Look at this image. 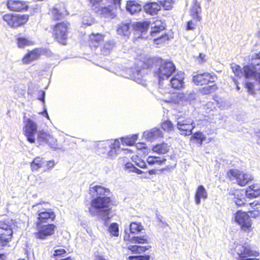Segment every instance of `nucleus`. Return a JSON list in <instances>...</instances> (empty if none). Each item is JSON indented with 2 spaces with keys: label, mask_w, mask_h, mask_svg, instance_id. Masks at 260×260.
Returning a JSON list of instances; mask_svg holds the SVG:
<instances>
[{
  "label": "nucleus",
  "mask_w": 260,
  "mask_h": 260,
  "mask_svg": "<svg viewBox=\"0 0 260 260\" xmlns=\"http://www.w3.org/2000/svg\"><path fill=\"white\" fill-rule=\"evenodd\" d=\"M89 193L96 197L91 200L88 211L92 216L96 215L108 217L112 212L113 206H116L117 204L111 197L106 196V193H109V189L101 185H96L89 188Z\"/></svg>",
  "instance_id": "obj_1"
},
{
  "label": "nucleus",
  "mask_w": 260,
  "mask_h": 260,
  "mask_svg": "<svg viewBox=\"0 0 260 260\" xmlns=\"http://www.w3.org/2000/svg\"><path fill=\"white\" fill-rule=\"evenodd\" d=\"M23 134L30 143L36 142L35 135L37 134V140L39 145L51 144L53 142V138L49 134L40 131L38 132L37 124L29 118H26V113H23Z\"/></svg>",
  "instance_id": "obj_2"
},
{
  "label": "nucleus",
  "mask_w": 260,
  "mask_h": 260,
  "mask_svg": "<svg viewBox=\"0 0 260 260\" xmlns=\"http://www.w3.org/2000/svg\"><path fill=\"white\" fill-rule=\"evenodd\" d=\"M253 209L248 212L238 210L234 215V221L240 226L241 230L245 233H250L253 230L252 222L250 215L255 217L260 216V200L254 201L249 204Z\"/></svg>",
  "instance_id": "obj_3"
},
{
  "label": "nucleus",
  "mask_w": 260,
  "mask_h": 260,
  "mask_svg": "<svg viewBox=\"0 0 260 260\" xmlns=\"http://www.w3.org/2000/svg\"><path fill=\"white\" fill-rule=\"evenodd\" d=\"M153 23L154 25L151 27L149 35L153 39V44L157 47H160L172 39L174 34L172 31H168L158 36L161 32L166 29L167 25L160 19H157Z\"/></svg>",
  "instance_id": "obj_4"
},
{
  "label": "nucleus",
  "mask_w": 260,
  "mask_h": 260,
  "mask_svg": "<svg viewBox=\"0 0 260 260\" xmlns=\"http://www.w3.org/2000/svg\"><path fill=\"white\" fill-rule=\"evenodd\" d=\"M16 226L15 220L8 216L0 221V250L9 245L13 238V229Z\"/></svg>",
  "instance_id": "obj_5"
},
{
  "label": "nucleus",
  "mask_w": 260,
  "mask_h": 260,
  "mask_svg": "<svg viewBox=\"0 0 260 260\" xmlns=\"http://www.w3.org/2000/svg\"><path fill=\"white\" fill-rule=\"evenodd\" d=\"M70 23L68 21L57 22L51 26V32L53 39L63 45H66L69 39Z\"/></svg>",
  "instance_id": "obj_6"
},
{
  "label": "nucleus",
  "mask_w": 260,
  "mask_h": 260,
  "mask_svg": "<svg viewBox=\"0 0 260 260\" xmlns=\"http://www.w3.org/2000/svg\"><path fill=\"white\" fill-rule=\"evenodd\" d=\"M231 254L238 256L237 260H260L256 258L259 255V251L253 250L246 242L237 244L231 249Z\"/></svg>",
  "instance_id": "obj_7"
},
{
  "label": "nucleus",
  "mask_w": 260,
  "mask_h": 260,
  "mask_svg": "<svg viewBox=\"0 0 260 260\" xmlns=\"http://www.w3.org/2000/svg\"><path fill=\"white\" fill-rule=\"evenodd\" d=\"M226 178L231 181L235 180L236 184L241 187L246 186L254 180V177L251 174L238 169L228 170Z\"/></svg>",
  "instance_id": "obj_8"
},
{
  "label": "nucleus",
  "mask_w": 260,
  "mask_h": 260,
  "mask_svg": "<svg viewBox=\"0 0 260 260\" xmlns=\"http://www.w3.org/2000/svg\"><path fill=\"white\" fill-rule=\"evenodd\" d=\"M158 68L154 72V76L159 83L168 79L176 71V66L172 61H164L158 64Z\"/></svg>",
  "instance_id": "obj_9"
},
{
  "label": "nucleus",
  "mask_w": 260,
  "mask_h": 260,
  "mask_svg": "<svg viewBox=\"0 0 260 260\" xmlns=\"http://www.w3.org/2000/svg\"><path fill=\"white\" fill-rule=\"evenodd\" d=\"M29 17L28 14L7 13L3 16V19L8 26L15 29L25 25L29 20Z\"/></svg>",
  "instance_id": "obj_10"
},
{
  "label": "nucleus",
  "mask_w": 260,
  "mask_h": 260,
  "mask_svg": "<svg viewBox=\"0 0 260 260\" xmlns=\"http://www.w3.org/2000/svg\"><path fill=\"white\" fill-rule=\"evenodd\" d=\"M35 225L37 231L34 235L36 239L40 240H45L53 235L57 228L53 223L36 224Z\"/></svg>",
  "instance_id": "obj_11"
},
{
  "label": "nucleus",
  "mask_w": 260,
  "mask_h": 260,
  "mask_svg": "<svg viewBox=\"0 0 260 260\" xmlns=\"http://www.w3.org/2000/svg\"><path fill=\"white\" fill-rule=\"evenodd\" d=\"M217 79V76L214 73L198 72L192 76L191 80L194 85L202 86L213 83Z\"/></svg>",
  "instance_id": "obj_12"
},
{
  "label": "nucleus",
  "mask_w": 260,
  "mask_h": 260,
  "mask_svg": "<svg viewBox=\"0 0 260 260\" xmlns=\"http://www.w3.org/2000/svg\"><path fill=\"white\" fill-rule=\"evenodd\" d=\"M37 221L35 224H42L53 221L56 218L55 213L51 209L39 208L37 212Z\"/></svg>",
  "instance_id": "obj_13"
},
{
  "label": "nucleus",
  "mask_w": 260,
  "mask_h": 260,
  "mask_svg": "<svg viewBox=\"0 0 260 260\" xmlns=\"http://www.w3.org/2000/svg\"><path fill=\"white\" fill-rule=\"evenodd\" d=\"M6 6L10 11L16 12H26L29 9L28 3L22 0H7Z\"/></svg>",
  "instance_id": "obj_14"
},
{
  "label": "nucleus",
  "mask_w": 260,
  "mask_h": 260,
  "mask_svg": "<svg viewBox=\"0 0 260 260\" xmlns=\"http://www.w3.org/2000/svg\"><path fill=\"white\" fill-rule=\"evenodd\" d=\"M177 128L181 135L189 136L194 128V122L190 118L180 119L177 123Z\"/></svg>",
  "instance_id": "obj_15"
},
{
  "label": "nucleus",
  "mask_w": 260,
  "mask_h": 260,
  "mask_svg": "<svg viewBox=\"0 0 260 260\" xmlns=\"http://www.w3.org/2000/svg\"><path fill=\"white\" fill-rule=\"evenodd\" d=\"M47 52V49L40 48H36L31 50H29L23 56L22 61L23 64H28L32 61L37 60L41 55L44 54Z\"/></svg>",
  "instance_id": "obj_16"
},
{
  "label": "nucleus",
  "mask_w": 260,
  "mask_h": 260,
  "mask_svg": "<svg viewBox=\"0 0 260 260\" xmlns=\"http://www.w3.org/2000/svg\"><path fill=\"white\" fill-rule=\"evenodd\" d=\"M162 61L160 57H150L146 56H141L139 58V63L143 69H148L158 65Z\"/></svg>",
  "instance_id": "obj_17"
},
{
  "label": "nucleus",
  "mask_w": 260,
  "mask_h": 260,
  "mask_svg": "<svg viewBox=\"0 0 260 260\" xmlns=\"http://www.w3.org/2000/svg\"><path fill=\"white\" fill-rule=\"evenodd\" d=\"M151 22L150 21H139L132 23V27L135 32L140 33L139 38H144L143 35L146 34L150 27Z\"/></svg>",
  "instance_id": "obj_18"
},
{
  "label": "nucleus",
  "mask_w": 260,
  "mask_h": 260,
  "mask_svg": "<svg viewBox=\"0 0 260 260\" xmlns=\"http://www.w3.org/2000/svg\"><path fill=\"white\" fill-rule=\"evenodd\" d=\"M184 74L182 72H178L175 74L170 80L171 87L174 89H181L184 87Z\"/></svg>",
  "instance_id": "obj_19"
},
{
  "label": "nucleus",
  "mask_w": 260,
  "mask_h": 260,
  "mask_svg": "<svg viewBox=\"0 0 260 260\" xmlns=\"http://www.w3.org/2000/svg\"><path fill=\"white\" fill-rule=\"evenodd\" d=\"M105 35L99 33H91L88 36L87 44L90 48L95 50L103 42Z\"/></svg>",
  "instance_id": "obj_20"
},
{
  "label": "nucleus",
  "mask_w": 260,
  "mask_h": 260,
  "mask_svg": "<svg viewBox=\"0 0 260 260\" xmlns=\"http://www.w3.org/2000/svg\"><path fill=\"white\" fill-rule=\"evenodd\" d=\"M245 196L248 199H254L260 196V185L258 183H253L245 189Z\"/></svg>",
  "instance_id": "obj_21"
},
{
  "label": "nucleus",
  "mask_w": 260,
  "mask_h": 260,
  "mask_svg": "<svg viewBox=\"0 0 260 260\" xmlns=\"http://www.w3.org/2000/svg\"><path fill=\"white\" fill-rule=\"evenodd\" d=\"M143 9L146 14L152 16L157 15L160 11L158 1L145 3L143 6Z\"/></svg>",
  "instance_id": "obj_22"
},
{
  "label": "nucleus",
  "mask_w": 260,
  "mask_h": 260,
  "mask_svg": "<svg viewBox=\"0 0 260 260\" xmlns=\"http://www.w3.org/2000/svg\"><path fill=\"white\" fill-rule=\"evenodd\" d=\"M50 18L53 21H57L62 19L67 13L64 14L63 10L61 8L56 7L50 8L47 12Z\"/></svg>",
  "instance_id": "obj_23"
},
{
  "label": "nucleus",
  "mask_w": 260,
  "mask_h": 260,
  "mask_svg": "<svg viewBox=\"0 0 260 260\" xmlns=\"http://www.w3.org/2000/svg\"><path fill=\"white\" fill-rule=\"evenodd\" d=\"M125 9L131 14H135L142 10V6L135 0H128L126 2Z\"/></svg>",
  "instance_id": "obj_24"
},
{
  "label": "nucleus",
  "mask_w": 260,
  "mask_h": 260,
  "mask_svg": "<svg viewBox=\"0 0 260 260\" xmlns=\"http://www.w3.org/2000/svg\"><path fill=\"white\" fill-rule=\"evenodd\" d=\"M208 193L202 185L198 186L194 194V201L196 204L199 205L201 203V200H205L207 198Z\"/></svg>",
  "instance_id": "obj_25"
},
{
  "label": "nucleus",
  "mask_w": 260,
  "mask_h": 260,
  "mask_svg": "<svg viewBox=\"0 0 260 260\" xmlns=\"http://www.w3.org/2000/svg\"><path fill=\"white\" fill-rule=\"evenodd\" d=\"M132 23L131 22L127 23H121L117 29V34L122 37H129L131 34V27Z\"/></svg>",
  "instance_id": "obj_26"
},
{
  "label": "nucleus",
  "mask_w": 260,
  "mask_h": 260,
  "mask_svg": "<svg viewBox=\"0 0 260 260\" xmlns=\"http://www.w3.org/2000/svg\"><path fill=\"white\" fill-rule=\"evenodd\" d=\"M45 164V160L44 158L37 156L30 163V168L32 172H35L43 168Z\"/></svg>",
  "instance_id": "obj_27"
},
{
  "label": "nucleus",
  "mask_w": 260,
  "mask_h": 260,
  "mask_svg": "<svg viewBox=\"0 0 260 260\" xmlns=\"http://www.w3.org/2000/svg\"><path fill=\"white\" fill-rule=\"evenodd\" d=\"M201 12L200 4L198 0H193V5L191 9L190 14L192 18L196 19V21H201V17L200 13Z\"/></svg>",
  "instance_id": "obj_28"
},
{
  "label": "nucleus",
  "mask_w": 260,
  "mask_h": 260,
  "mask_svg": "<svg viewBox=\"0 0 260 260\" xmlns=\"http://www.w3.org/2000/svg\"><path fill=\"white\" fill-rule=\"evenodd\" d=\"M16 44L19 48H24L27 46H30L35 45L34 41L25 37H18L16 39Z\"/></svg>",
  "instance_id": "obj_29"
},
{
  "label": "nucleus",
  "mask_w": 260,
  "mask_h": 260,
  "mask_svg": "<svg viewBox=\"0 0 260 260\" xmlns=\"http://www.w3.org/2000/svg\"><path fill=\"white\" fill-rule=\"evenodd\" d=\"M152 150L154 152L157 154H164L169 151L170 147L167 143H161L153 146Z\"/></svg>",
  "instance_id": "obj_30"
},
{
  "label": "nucleus",
  "mask_w": 260,
  "mask_h": 260,
  "mask_svg": "<svg viewBox=\"0 0 260 260\" xmlns=\"http://www.w3.org/2000/svg\"><path fill=\"white\" fill-rule=\"evenodd\" d=\"M246 198L241 191H239L234 193L233 201L238 207H242L246 205Z\"/></svg>",
  "instance_id": "obj_31"
},
{
  "label": "nucleus",
  "mask_w": 260,
  "mask_h": 260,
  "mask_svg": "<svg viewBox=\"0 0 260 260\" xmlns=\"http://www.w3.org/2000/svg\"><path fill=\"white\" fill-rule=\"evenodd\" d=\"M212 84L211 85L201 88L200 92L203 95H209L215 92L218 89V85L214 83Z\"/></svg>",
  "instance_id": "obj_32"
},
{
  "label": "nucleus",
  "mask_w": 260,
  "mask_h": 260,
  "mask_svg": "<svg viewBox=\"0 0 260 260\" xmlns=\"http://www.w3.org/2000/svg\"><path fill=\"white\" fill-rule=\"evenodd\" d=\"M146 138L149 140H153L159 137H162L161 131L158 128H153L146 134Z\"/></svg>",
  "instance_id": "obj_33"
},
{
  "label": "nucleus",
  "mask_w": 260,
  "mask_h": 260,
  "mask_svg": "<svg viewBox=\"0 0 260 260\" xmlns=\"http://www.w3.org/2000/svg\"><path fill=\"white\" fill-rule=\"evenodd\" d=\"M132 78L139 84L144 86L147 85L146 80L143 78V76L139 70H137L133 73Z\"/></svg>",
  "instance_id": "obj_34"
},
{
  "label": "nucleus",
  "mask_w": 260,
  "mask_h": 260,
  "mask_svg": "<svg viewBox=\"0 0 260 260\" xmlns=\"http://www.w3.org/2000/svg\"><path fill=\"white\" fill-rule=\"evenodd\" d=\"M138 139L137 135H133L130 137H126L121 138V141L123 145L127 146L134 145Z\"/></svg>",
  "instance_id": "obj_35"
},
{
  "label": "nucleus",
  "mask_w": 260,
  "mask_h": 260,
  "mask_svg": "<svg viewBox=\"0 0 260 260\" xmlns=\"http://www.w3.org/2000/svg\"><path fill=\"white\" fill-rule=\"evenodd\" d=\"M143 230V226L140 222H132L129 225V230L131 233L138 234Z\"/></svg>",
  "instance_id": "obj_36"
},
{
  "label": "nucleus",
  "mask_w": 260,
  "mask_h": 260,
  "mask_svg": "<svg viewBox=\"0 0 260 260\" xmlns=\"http://www.w3.org/2000/svg\"><path fill=\"white\" fill-rule=\"evenodd\" d=\"M158 2L160 10L162 9L165 10H169L173 8V2L172 0H158Z\"/></svg>",
  "instance_id": "obj_37"
},
{
  "label": "nucleus",
  "mask_w": 260,
  "mask_h": 260,
  "mask_svg": "<svg viewBox=\"0 0 260 260\" xmlns=\"http://www.w3.org/2000/svg\"><path fill=\"white\" fill-rule=\"evenodd\" d=\"M160 127L164 131L168 132H170L174 130V125L169 120H166L162 121L160 124Z\"/></svg>",
  "instance_id": "obj_38"
},
{
  "label": "nucleus",
  "mask_w": 260,
  "mask_h": 260,
  "mask_svg": "<svg viewBox=\"0 0 260 260\" xmlns=\"http://www.w3.org/2000/svg\"><path fill=\"white\" fill-rule=\"evenodd\" d=\"M148 242L146 236H134L132 237V243L134 244H146Z\"/></svg>",
  "instance_id": "obj_39"
},
{
  "label": "nucleus",
  "mask_w": 260,
  "mask_h": 260,
  "mask_svg": "<svg viewBox=\"0 0 260 260\" xmlns=\"http://www.w3.org/2000/svg\"><path fill=\"white\" fill-rule=\"evenodd\" d=\"M108 231L112 236L118 237L119 236V228L117 223H112L109 227Z\"/></svg>",
  "instance_id": "obj_40"
},
{
  "label": "nucleus",
  "mask_w": 260,
  "mask_h": 260,
  "mask_svg": "<svg viewBox=\"0 0 260 260\" xmlns=\"http://www.w3.org/2000/svg\"><path fill=\"white\" fill-rule=\"evenodd\" d=\"M191 139L196 140L201 145L203 142L206 140V137L202 132H197L193 134Z\"/></svg>",
  "instance_id": "obj_41"
},
{
  "label": "nucleus",
  "mask_w": 260,
  "mask_h": 260,
  "mask_svg": "<svg viewBox=\"0 0 260 260\" xmlns=\"http://www.w3.org/2000/svg\"><path fill=\"white\" fill-rule=\"evenodd\" d=\"M67 254V251L63 248H59L54 250L52 255L54 258H59L64 257Z\"/></svg>",
  "instance_id": "obj_42"
},
{
  "label": "nucleus",
  "mask_w": 260,
  "mask_h": 260,
  "mask_svg": "<svg viewBox=\"0 0 260 260\" xmlns=\"http://www.w3.org/2000/svg\"><path fill=\"white\" fill-rule=\"evenodd\" d=\"M244 75L246 78H250L255 76V72H254L249 67L245 66L243 69Z\"/></svg>",
  "instance_id": "obj_43"
},
{
  "label": "nucleus",
  "mask_w": 260,
  "mask_h": 260,
  "mask_svg": "<svg viewBox=\"0 0 260 260\" xmlns=\"http://www.w3.org/2000/svg\"><path fill=\"white\" fill-rule=\"evenodd\" d=\"M127 259V260H150V256L149 255L129 256Z\"/></svg>",
  "instance_id": "obj_44"
},
{
  "label": "nucleus",
  "mask_w": 260,
  "mask_h": 260,
  "mask_svg": "<svg viewBox=\"0 0 260 260\" xmlns=\"http://www.w3.org/2000/svg\"><path fill=\"white\" fill-rule=\"evenodd\" d=\"M99 149L101 150V152L105 153L108 150L110 144L108 141L102 142L98 144Z\"/></svg>",
  "instance_id": "obj_45"
},
{
  "label": "nucleus",
  "mask_w": 260,
  "mask_h": 260,
  "mask_svg": "<svg viewBox=\"0 0 260 260\" xmlns=\"http://www.w3.org/2000/svg\"><path fill=\"white\" fill-rule=\"evenodd\" d=\"M198 22V21H196V19L193 18V20L187 21L186 23V29L188 30H193L196 28Z\"/></svg>",
  "instance_id": "obj_46"
},
{
  "label": "nucleus",
  "mask_w": 260,
  "mask_h": 260,
  "mask_svg": "<svg viewBox=\"0 0 260 260\" xmlns=\"http://www.w3.org/2000/svg\"><path fill=\"white\" fill-rule=\"evenodd\" d=\"M245 87L247 88V91L251 94H254V84L251 82H247L245 84Z\"/></svg>",
  "instance_id": "obj_47"
},
{
  "label": "nucleus",
  "mask_w": 260,
  "mask_h": 260,
  "mask_svg": "<svg viewBox=\"0 0 260 260\" xmlns=\"http://www.w3.org/2000/svg\"><path fill=\"white\" fill-rule=\"evenodd\" d=\"M55 162L53 160H48V161H47L46 162V169L44 170V171H49L51 169H52V168H54V167L55 166Z\"/></svg>",
  "instance_id": "obj_48"
},
{
  "label": "nucleus",
  "mask_w": 260,
  "mask_h": 260,
  "mask_svg": "<svg viewBox=\"0 0 260 260\" xmlns=\"http://www.w3.org/2000/svg\"><path fill=\"white\" fill-rule=\"evenodd\" d=\"M127 249L130 250L133 253H139V246L136 245H129L127 247Z\"/></svg>",
  "instance_id": "obj_49"
},
{
  "label": "nucleus",
  "mask_w": 260,
  "mask_h": 260,
  "mask_svg": "<svg viewBox=\"0 0 260 260\" xmlns=\"http://www.w3.org/2000/svg\"><path fill=\"white\" fill-rule=\"evenodd\" d=\"M120 147V144L118 140H115L114 141L110 144V147L111 148V149H114L116 150L117 149H119Z\"/></svg>",
  "instance_id": "obj_50"
},
{
  "label": "nucleus",
  "mask_w": 260,
  "mask_h": 260,
  "mask_svg": "<svg viewBox=\"0 0 260 260\" xmlns=\"http://www.w3.org/2000/svg\"><path fill=\"white\" fill-rule=\"evenodd\" d=\"M135 166L131 162H127L124 165V169L128 172H132V170H134Z\"/></svg>",
  "instance_id": "obj_51"
},
{
  "label": "nucleus",
  "mask_w": 260,
  "mask_h": 260,
  "mask_svg": "<svg viewBox=\"0 0 260 260\" xmlns=\"http://www.w3.org/2000/svg\"><path fill=\"white\" fill-rule=\"evenodd\" d=\"M198 60L200 63H203L207 60V56L206 54L200 53L198 56Z\"/></svg>",
  "instance_id": "obj_52"
},
{
  "label": "nucleus",
  "mask_w": 260,
  "mask_h": 260,
  "mask_svg": "<svg viewBox=\"0 0 260 260\" xmlns=\"http://www.w3.org/2000/svg\"><path fill=\"white\" fill-rule=\"evenodd\" d=\"M156 156H149L147 158V161L149 165H153L156 164Z\"/></svg>",
  "instance_id": "obj_53"
},
{
  "label": "nucleus",
  "mask_w": 260,
  "mask_h": 260,
  "mask_svg": "<svg viewBox=\"0 0 260 260\" xmlns=\"http://www.w3.org/2000/svg\"><path fill=\"white\" fill-rule=\"evenodd\" d=\"M136 147L139 150H147V147L144 143H138L136 144Z\"/></svg>",
  "instance_id": "obj_54"
},
{
  "label": "nucleus",
  "mask_w": 260,
  "mask_h": 260,
  "mask_svg": "<svg viewBox=\"0 0 260 260\" xmlns=\"http://www.w3.org/2000/svg\"><path fill=\"white\" fill-rule=\"evenodd\" d=\"M123 239L124 241H126L128 242L127 243V244L128 243H132V237H131L130 234L129 233H125L124 235Z\"/></svg>",
  "instance_id": "obj_55"
},
{
  "label": "nucleus",
  "mask_w": 260,
  "mask_h": 260,
  "mask_svg": "<svg viewBox=\"0 0 260 260\" xmlns=\"http://www.w3.org/2000/svg\"><path fill=\"white\" fill-rule=\"evenodd\" d=\"M150 248V246H139V253L144 252Z\"/></svg>",
  "instance_id": "obj_56"
},
{
  "label": "nucleus",
  "mask_w": 260,
  "mask_h": 260,
  "mask_svg": "<svg viewBox=\"0 0 260 260\" xmlns=\"http://www.w3.org/2000/svg\"><path fill=\"white\" fill-rule=\"evenodd\" d=\"M233 72L237 76H239L241 73L242 71L240 66H236L235 69L233 68Z\"/></svg>",
  "instance_id": "obj_57"
},
{
  "label": "nucleus",
  "mask_w": 260,
  "mask_h": 260,
  "mask_svg": "<svg viewBox=\"0 0 260 260\" xmlns=\"http://www.w3.org/2000/svg\"><path fill=\"white\" fill-rule=\"evenodd\" d=\"M138 161H136V164L138 166H139V167H140L141 168H144L146 167V165L144 161L141 160L140 159H138Z\"/></svg>",
  "instance_id": "obj_58"
},
{
  "label": "nucleus",
  "mask_w": 260,
  "mask_h": 260,
  "mask_svg": "<svg viewBox=\"0 0 260 260\" xmlns=\"http://www.w3.org/2000/svg\"><path fill=\"white\" fill-rule=\"evenodd\" d=\"M156 164H158L159 165H162L163 163H164L166 161V158H161L160 157H158V156H156Z\"/></svg>",
  "instance_id": "obj_59"
},
{
  "label": "nucleus",
  "mask_w": 260,
  "mask_h": 260,
  "mask_svg": "<svg viewBox=\"0 0 260 260\" xmlns=\"http://www.w3.org/2000/svg\"><path fill=\"white\" fill-rule=\"evenodd\" d=\"M45 92L44 91H41V95L38 98V100L41 101L43 103H44L45 102Z\"/></svg>",
  "instance_id": "obj_60"
},
{
  "label": "nucleus",
  "mask_w": 260,
  "mask_h": 260,
  "mask_svg": "<svg viewBox=\"0 0 260 260\" xmlns=\"http://www.w3.org/2000/svg\"><path fill=\"white\" fill-rule=\"evenodd\" d=\"M253 66L257 68V70H260V59H257L253 62Z\"/></svg>",
  "instance_id": "obj_61"
},
{
  "label": "nucleus",
  "mask_w": 260,
  "mask_h": 260,
  "mask_svg": "<svg viewBox=\"0 0 260 260\" xmlns=\"http://www.w3.org/2000/svg\"><path fill=\"white\" fill-rule=\"evenodd\" d=\"M132 172L136 173L137 174H141L143 173V172L141 170L138 169L136 167H135V168L134 169V170H132Z\"/></svg>",
  "instance_id": "obj_62"
},
{
  "label": "nucleus",
  "mask_w": 260,
  "mask_h": 260,
  "mask_svg": "<svg viewBox=\"0 0 260 260\" xmlns=\"http://www.w3.org/2000/svg\"><path fill=\"white\" fill-rule=\"evenodd\" d=\"M94 260H107L106 259L104 256L100 255H96L95 256Z\"/></svg>",
  "instance_id": "obj_63"
},
{
  "label": "nucleus",
  "mask_w": 260,
  "mask_h": 260,
  "mask_svg": "<svg viewBox=\"0 0 260 260\" xmlns=\"http://www.w3.org/2000/svg\"><path fill=\"white\" fill-rule=\"evenodd\" d=\"M7 258V254L6 253H0V260H5Z\"/></svg>",
  "instance_id": "obj_64"
}]
</instances>
